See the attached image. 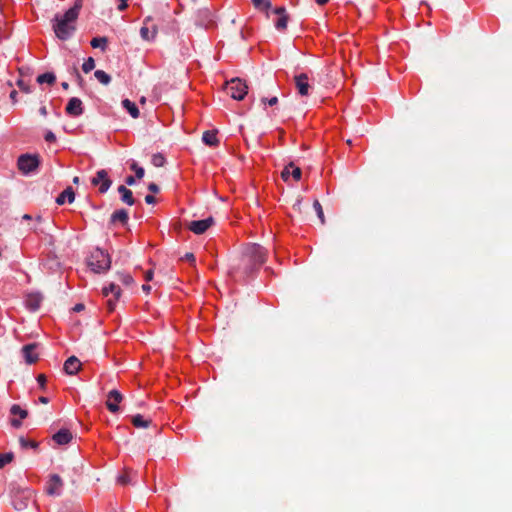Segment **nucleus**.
<instances>
[{"mask_svg": "<svg viewBox=\"0 0 512 512\" xmlns=\"http://www.w3.org/2000/svg\"><path fill=\"white\" fill-rule=\"evenodd\" d=\"M39 402L43 404H47L49 402V399L45 396L39 397Z\"/></svg>", "mask_w": 512, "mask_h": 512, "instance_id": "57", "label": "nucleus"}, {"mask_svg": "<svg viewBox=\"0 0 512 512\" xmlns=\"http://www.w3.org/2000/svg\"><path fill=\"white\" fill-rule=\"evenodd\" d=\"M110 265L109 255L99 248L93 250L88 258V266L96 273L107 271Z\"/></svg>", "mask_w": 512, "mask_h": 512, "instance_id": "3", "label": "nucleus"}, {"mask_svg": "<svg viewBox=\"0 0 512 512\" xmlns=\"http://www.w3.org/2000/svg\"><path fill=\"white\" fill-rule=\"evenodd\" d=\"M197 17V22L201 26L207 27L212 22V14L208 9L199 10Z\"/></svg>", "mask_w": 512, "mask_h": 512, "instance_id": "22", "label": "nucleus"}, {"mask_svg": "<svg viewBox=\"0 0 512 512\" xmlns=\"http://www.w3.org/2000/svg\"><path fill=\"white\" fill-rule=\"evenodd\" d=\"M118 482L121 483V484H127L130 482V479L128 477V475H121L118 477Z\"/></svg>", "mask_w": 512, "mask_h": 512, "instance_id": "44", "label": "nucleus"}, {"mask_svg": "<svg viewBox=\"0 0 512 512\" xmlns=\"http://www.w3.org/2000/svg\"><path fill=\"white\" fill-rule=\"evenodd\" d=\"M137 168H139V166L136 163H133L131 165V169H133L134 171H136Z\"/></svg>", "mask_w": 512, "mask_h": 512, "instance_id": "61", "label": "nucleus"}, {"mask_svg": "<svg viewBox=\"0 0 512 512\" xmlns=\"http://www.w3.org/2000/svg\"><path fill=\"white\" fill-rule=\"evenodd\" d=\"M12 505L17 511L25 510L34 502V491L28 487L14 486L11 490Z\"/></svg>", "mask_w": 512, "mask_h": 512, "instance_id": "2", "label": "nucleus"}, {"mask_svg": "<svg viewBox=\"0 0 512 512\" xmlns=\"http://www.w3.org/2000/svg\"><path fill=\"white\" fill-rule=\"evenodd\" d=\"M151 162L155 167H162L165 164V158L162 154L157 153L152 156Z\"/></svg>", "mask_w": 512, "mask_h": 512, "instance_id": "36", "label": "nucleus"}, {"mask_svg": "<svg viewBox=\"0 0 512 512\" xmlns=\"http://www.w3.org/2000/svg\"><path fill=\"white\" fill-rule=\"evenodd\" d=\"M39 113L42 115V116H46L47 115V109L45 106H42L40 107L39 109Z\"/></svg>", "mask_w": 512, "mask_h": 512, "instance_id": "55", "label": "nucleus"}, {"mask_svg": "<svg viewBox=\"0 0 512 512\" xmlns=\"http://www.w3.org/2000/svg\"><path fill=\"white\" fill-rule=\"evenodd\" d=\"M317 4L319 5H324L326 4L329 0H315Z\"/></svg>", "mask_w": 512, "mask_h": 512, "instance_id": "58", "label": "nucleus"}, {"mask_svg": "<svg viewBox=\"0 0 512 512\" xmlns=\"http://www.w3.org/2000/svg\"><path fill=\"white\" fill-rule=\"evenodd\" d=\"M61 86L63 89L67 90L69 87V84L67 82H62Z\"/></svg>", "mask_w": 512, "mask_h": 512, "instance_id": "60", "label": "nucleus"}, {"mask_svg": "<svg viewBox=\"0 0 512 512\" xmlns=\"http://www.w3.org/2000/svg\"><path fill=\"white\" fill-rule=\"evenodd\" d=\"M213 224H214V218L208 217V218L202 219V220L191 221L188 224V228L193 233H195L197 235H201L204 232H206Z\"/></svg>", "mask_w": 512, "mask_h": 512, "instance_id": "11", "label": "nucleus"}, {"mask_svg": "<svg viewBox=\"0 0 512 512\" xmlns=\"http://www.w3.org/2000/svg\"><path fill=\"white\" fill-rule=\"evenodd\" d=\"M63 481L58 474H52L46 484V493L50 496H59L62 493Z\"/></svg>", "mask_w": 512, "mask_h": 512, "instance_id": "10", "label": "nucleus"}, {"mask_svg": "<svg viewBox=\"0 0 512 512\" xmlns=\"http://www.w3.org/2000/svg\"><path fill=\"white\" fill-rule=\"evenodd\" d=\"M301 169L295 166L293 163L288 164L282 171L281 176L284 181H288V179L292 176L295 180H300L301 178Z\"/></svg>", "mask_w": 512, "mask_h": 512, "instance_id": "16", "label": "nucleus"}, {"mask_svg": "<svg viewBox=\"0 0 512 512\" xmlns=\"http://www.w3.org/2000/svg\"><path fill=\"white\" fill-rule=\"evenodd\" d=\"M66 113L73 117H78V116L82 115V113H83L82 101L77 97L71 98L66 106Z\"/></svg>", "mask_w": 512, "mask_h": 512, "instance_id": "14", "label": "nucleus"}, {"mask_svg": "<svg viewBox=\"0 0 512 512\" xmlns=\"http://www.w3.org/2000/svg\"><path fill=\"white\" fill-rule=\"evenodd\" d=\"M122 106L124 109L127 110V112L131 115L132 118H138L139 117V109L137 108L136 104L129 99H124L122 101Z\"/></svg>", "mask_w": 512, "mask_h": 512, "instance_id": "25", "label": "nucleus"}, {"mask_svg": "<svg viewBox=\"0 0 512 512\" xmlns=\"http://www.w3.org/2000/svg\"><path fill=\"white\" fill-rule=\"evenodd\" d=\"M10 99L12 100L13 103L17 102V91L16 90L11 91Z\"/></svg>", "mask_w": 512, "mask_h": 512, "instance_id": "52", "label": "nucleus"}, {"mask_svg": "<svg viewBox=\"0 0 512 512\" xmlns=\"http://www.w3.org/2000/svg\"><path fill=\"white\" fill-rule=\"evenodd\" d=\"M127 1L128 0H120V4L118 5V9L120 11H123L127 8V6H128Z\"/></svg>", "mask_w": 512, "mask_h": 512, "instance_id": "48", "label": "nucleus"}, {"mask_svg": "<svg viewBox=\"0 0 512 512\" xmlns=\"http://www.w3.org/2000/svg\"><path fill=\"white\" fill-rule=\"evenodd\" d=\"M313 208L319 218V220L321 221L322 224L325 223V216H324V212H323V209H322V206L320 204V202L318 200H315L313 202Z\"/></svg>", "mask_w": 512, "mask_h": 512, "instance_id": "34", "label": "nucleus"}, {"mask_svg": "<svg viewBox=\"0 0 512 512\" xmlns=\"http://www.w3.org/2000/svg\"><path fill=\"white\" fill-rule=\"evenodd\" d=\"M94 76L103 85H108L111 82L110 75L103 70H96Z\"/></svg>", "mask_w": 512, "mask_h": 512, "instance_id": "31", "label": "nucleus"}, {"mask_svg": "<svg viewBox=\"0 0 512 512\" xmlns=\"http://www.w3.org/2000/svg\"><path fill=\"white\" fill-rule=\"evenodd\" d=\"M34 345H25L23 348H22V352H23V355L26 359V362L31 364V363H34L36 360H37V355H35L33 353L34 351Z\"/></svg>", "mask_w": 512, "mask_h": 512, "instance_id": "26", "label": "nucleus"}, {"mask_svg": "<svg viewBox=\"0 0 512 512\" xmlns=\"http://www.w3.org/2000/svg\"><path fill=\"white\" fill-rule=\"evenodd\" d=\"M202 141L208 146H217L219 140L216 131H205L202 135Z\"/></svg>", "mask_w": 512, "mask_h": 512, "instance_id": "24", "label": "nucleus"}, {"mask_svg": "<svg viewBox=\"0 0 512 512\" xmlns=\"http://www.w3.org/2000/svg\"><path fill=\"white\" fill-rule=\"evenodd\" d=\"M22 219H23V220H31V219H32V217H31V215H29V214H24V215L22 216Z\"/></svg>", "mask_w": 512, "mask_h": 512, "instance_id": "59", "label": "nucleus"}, {"mask_svg": "<svg viewBox=\"0 0 512 512\" xmlns=\"http://www.w3.org/2000/svg\"><path fill=\"white\" fill-rule=\"evenodd\" d=\"M102 293L105 297H108L109 295L113 296V298L107 300L108 310L113 311L115 309L116 301L121 295V289L119 285L110 283L102 288Z\"/></svg>", "mask_w": 512, "mask_h": 512, "instance_id": "7", "label": "nucleus"}, {"mask_svg": "<svg viewBox=\"0 0 512 512\" xmlns=\"http://www.w3.org/2000/svg\"><path fill=\"white\" fill-rule=\"evenodd\" d=\"M83 5V0H75L74 5L68 9L66 12L69 13L70 17H75L76 19L79 16L80 10Z\"/></svg>", "mask_w": 512, "mask_h": 512, "instance_id": "30", "label": "nucleus"}, {"mask_svg": "<svg viewBox=\"0 0 512 512\" xmlns=\"http://www.w3.org/2000/svg\"><path fill=\"white\" fill-rule=\"evenodd\" d=\"M11 425H12V426H14V427H16V428H18V427H20V426H21V422H20V420L12 419V420H11Z\"/></svg>", "mask_w": 512, "mask_h": 512, "instance_id": "54", "label": "nucleus"}, {"mask_svg": "<svg viewBox=\"0 0 512 512\" xmlns=\"http://www.w3.org/2000/svg\"><path fill=\"white\" fill-rule=\"evenodd\" d=\"M39 165L40 158L37 154H22L17 160V167L24 176H29L37 172Z\"/></svg>", "mask_w": 512, "mask_h": 512, "instance_id": "4", "label": "nucleus"}, {"mask_svg": "<svg viewBox=\"0 0 512 512\" xmlns=\"http://www.w3.org/2000/svg\"><path fill=\"white\" fill-rule=\"evenodd\" d=\"M155 201H156V199H155V197H154V196H152V195H146V197H145V202H146L147 204H154V203H155Z\"/></svg>", "mask_w": 512, "mask_h": 512, "instance_id": "49", "label": "nucleus"}, {"mask_svg": "<svg viewBox=\"0 0 512 512\" xmlns=\"http://www.w3.org/2000/svg\"><path fill=\"white\" fill-rule=\"evenodd\" d=\"M95 67V61L92 57H89L87 58L83 65H82V70L84 71V73H89L90 71H92Z\"/></svg>", "mask_w": 512, "mask_h": 512, "instance_id": "35", "label": "nucleus"}, {"mask_svg": "<svg viewBox=\"0 0 512 512\" xmlns=\"http://www.w3.org/2000/svg\"><path fill=\"white\" fill-rule=\"evenodd\" d=\"M42 301L43 296L41 293L31 292L25 296L24 304L28 310L35 312L40 308Z\"/></svg>", "mask_w": 512, "mask_h": 512, "instance_id": "12", "label": "nucleus"}, {"mask_svg": "<svg viewBox=\"0 0 512 512\" xmlns=\"http://www.w3.org/2000/svg\"><path fill=\"white\" fill-rule=\"evenodd\" d=\"M76 18L70 17L68 12L56 14L52 20V27L56 37L60 40H68L76 30Z\"/></svg>", "mask_w": 512, "mask_h": 512, "instance_id": "1", "label": "nucleus"}, {"mask_svg": "<svg viewBox=\"0 0 512 512\" xmlns=\"http://www.w3.org/2000/svg\"><path fill=\"white\" fill-rule=\"evenodd\" d=\"M125 183L128 185V186H133L135 185L136 181H135V178L133 176H128L126 179H125Z\"/></svg>", "mask_w": 512, "mask_h": 512, "instance_id": "47", "label": "nucleus"}, {"mask_svg": "<svg viewBox=\"0 0 512 512\" xmlns=\"http://www.w3.org/2000/svg\"><path fill=\"white\" fill-rule=\"evenodd\" d=\"M144 173H145V172H144V169H143L142 167L137 168V169H136V171H135L136 177H137L138 179L143 178Z\"/></svg>", "mask_w": 512, "mask_h": 512, "instance_id": "46", "label": "nucleus"}, {"mask_svg": "<svg viewBox=\"0 0 512 512\" xmlns=\"http://www.w3.org/2000/svg\"><path fill=\"white\" fill-rule=\"evenodd\" d=\"M119 279L126 286H129L133 283V278L129 274H120Z\"/></svg>", "mask_w": 512, "mask_h": 512, "instance_id": "39", "label": "nucleus"}, {"mask_svg": "<svg viewBox=\"0 0 512 512\" xmlns=\"http://www.w3.org/2000/svg\"><path fill=\"white\" fill-rule=\"evenodd\" d=\"M19 443H20V446L23 448V449H27V448H37L38 444L34 441H31V440H28L24 437H20L19 439Z\"/></svg>", "mask_w": 512, "mask_h": 512, "instance_id": "37", "label": "nucleus"}, {"mask_svg": "<svg viewBox=\"0 0 512 512\" xmlns=\"http://www.w3.org/2000/svg\"><path fill=\"white\" fill-rule=\"evenodd\" d=\"M17 86L19 87V89L25 93H30L31 90H30V87L29 85L22 79H19L17 81Z\"/></svg>", "mask_w": 512, "mask_h": 512, "instance_id": "40", "label": "nucleus"}, {"mask_svg": "<svg viewBox=\"0 0 512 512\" xmlns=\"http://www.w3.org/2000/svg\"><path fill=\"white\" fill-rule=\"evenodd\" d=\"M148 190H149V191H151V192H153V193H157V192H159V187H158V185H157V184H155V183H150V184L148 185Z\"/></svg>", "mask_w": 512, "mask_h": 512, "instance_id": "45", "label": "nucleus"}, {"mask_svg": "<svg viewBox=\"0 0 512 512\" xmlns=\"http://www.w3.org/2000/svg\"><path fill=\"white\" fill-rule=\"evenodd\" d=\"M44 139L45 141L52 143L56 141V136L52 131H47L45 133Z\"/></svg>", "mask_w": 512, "mask_h": 512, "instance_id": "42", "label": "nucleus"}, {"mask_svg": "<svg viewBox=\"0 0 512 512\" xmlns=\"http://www.w3.org/2000/svg\"><path fill=\"white\" fill-rule=\"evenodd\" d=\"M273 13L279 16L275 21V28L277 30H285L288 23V16L285 13V8L277 7L273 10Z\"/></svg>", "mask_w": 512, "mask_h": 512, "instance_id": "17", "label": "nucleus"}, {"mask_svg": "<svg viewBox=\"0 0 512 512\" xmlns=\"http://www.w3.org/2000/svg\"><path fill=\"white\" fill-rule=\"evenodd\" d=\"M150 20H151V17L145 18L144 25L140 29L141 38L145 41L154 40L157 35V32H158L157 26L153 25L151 29L147 26V23Z\"/></svg>", "mask_w": 512, "mask_h": 512, "instance_id": "15", "label": "nucleus"}, {"mask_svg": "<svg viewBox=\"0 0 512 512\" xmlns=\"http://www.w3.org/2000/svg\"><path fill=\"white\" fill-rule=\"evenodd\" d=\"M132 423L137 428H147L149 427L151 421L144 419L142 415L137 414L132 417Z\"/></svg>", "mask_w": 512, "mask_h": 512, "instance_id": "27", "label": "nucleus"}, {"mask_svg": "<svg viewBox=\"0 0 512 512\" xmlns=\"http://www.w3.org/2000/svg\"><path fill=\"white\" fill-rule=\"evenodd\" d=\"M295 86L299 95L306 97L310 95L312 86L309 81V77L306 73H300L294 76Z\"/></svg>", "mask_w": 512, "mask_h": 512, "instance_id": "9", "label": "nucleus"}, {"mask_svg": "<svg viewBox=\"0 0 512 512\" xmlns=\"http://www.w3.org/2000/svg\"><path fill=\"white\" fill-rule=\"evenodd\" d=\"M252 3L256 9L265 12L271 9L272 6L270 0H252Z\"/></svg>", "mask_w": 512, "mask_h": 512, "instance_id": "29", "label": "nucleus"}, {"mask_svg": "<svg viewBox=\"0 0 512 512\" xmlns=\"http://www.w3.org/2000/svg\"><path fill=\"white\" fill-rule=\"evenodd\" d=\"M75 200V193L72 187H67L56 198L58 205H63L65 202L72 203Z\"/></svg>", "mask_w": 512, "mask_h": 512, "instance_id": "19", "label": "nucleus"}, {"mask_svg": "<svg viewBox=\"0 0 512 512\" xmlns=\"http://www.w3.org/2000/svg\"><path fill=\"white\" fill-rule=\"evenodd\" d=\"M118 193L120 194L121 196V201L129 206H132L134 205L135 203V199L133 197V194H132V191L130 189H128L126 186L124 185H120L118 187Z\"/></svg>", "mask_w": 512, "mask_h": 512, "instance_id": "21", "label": "nucleus"}, {"mask_svg": "<svg viewBox=\"0 0 512 512\" xmlns=\"http://www.w3.org/2000/svg\"><path fill=\"white\" fill-rule=\"evenodd\" d=\"M10 413L12 415H18L20 417V419H25L27 417V415H28L27 410L21 408L17 404H14V405L11 406Z\"/></svg>", "mask_w": 512, "mask_h": 512, "instance_id": "33", "label": "nucleus"}, {"mask_svg": "<svg viewBox=\"0 0 512 512\" xmlns=\"http://www.w3.org/2000/svg\"><path fill=\"white\" fill-rule=\"evenodd\" d=\"M14 458L13 453H5L0 455V468H3L6 464L10 463Z\"/></svg>", "mask_w": 512, "mask_h": 512, "instance_id": "38", "label": "nucleus"}, {"mask_svg": "<svg viewBox=\"0 0 512 512\" xmlns=\"http://www.w3.org/2000/svg\"><path fill=\"white\" fill-rule=\"evenodd\" d=\"M152 279H153V271L152 270L146 271V273H145V280L146 281H151Z\"/></svg>", "mask_w": 512, "mask_h": 512, "instance_id": "51", "label": "nucleus"}, {"mask_svg": "<svg viewBox=\"0 0 512 512\" xmlns=\"http://www.w3.org/2000/svg\"><path fill=\"white\" fill-rule=\"evenodd\" d=\"M84 309V305L82 303H78L73 307V311L80 312Z\"/></svg>", "mask_w": 512, "mask_h": 512, "instance_id": "53", "label": "nucleus"}, {"mask_svg": "<svg viewBox=\"0 0 512 512\" xmlns=\"http://www.w3.org/2000/svg\"><path fill=\"white\" fill-rule=\"evenodd\" d=\"M243 256L254 266H260L265 262L266 251L256 243L247 244L243 250Z\"/></svg>", "mask_w": 512, "mask_h": 512, "instance_id": "5", "label": "nucleus"}, {"mask_svg": "<svg viewBox=\"0 0 512 512\" xmlns=\"http://www.w3.org/2000/svg\"><path fill=\"white\" fill-rule=\"evenodd\" d=\"M73 183H74V184H78V183H79V177H77V176H76V177H74V178H73Z\"/></svg>", "mask_w": 512, "mask_h": 512, "instance_id": "62", "label": "nucleus"}, {"mask_svg": "<svg viewBox=\"0 0 512 512\" xmlns=\"http://www.w3.org/2000/svg\"><path fill=\"white\" fill-rule=\"evenodd\" d=\"M81 368V362L75 356L69 357L64 363V371L69 375H75Z\"/></svg>", "mask_w": 512, "mask_h": 512, "instance_id": "18", "label": "nucleus"}, {"mask_svg": "<svg viewBox=\"0 0 512 512\" xmlns=\"http://www.w3.org/2000/svg\"><path fill=\"white\" fill-rule=\"evenodd\" d=\"M184 259L187 260V261H190V262H194L195 261V256L193 253H186L184 255Z\"/></svg>", "mask_w": 512, "mask_h": 512, "instance_id": "50", "label": "nucleus"}, {"mask_svg": "<svg viewBox=\"0 0 512 512\" xmlns=\"http://www.w3.org/2000/svg\"><path fill=\"white\" fill-rule=\"evenodd\" d=\"M142 290H143L144 292H146V293H149V292H150V290H151V286H150V285H148V284H144V285H142Z\"/></svg>", "mask_w": 512, "mask_h": 512, "instance_id": "56", "label": "nucleus"}, {"mask_svg": "<svg viewBox=\"0 0 512 512\" xmlns=\"http://www.w3.org/2000/svg\"><path fill=\"white\" fill-rule=\"evenodd\" d=\"M53 440L58 445L68 444L72 440V434L68 429H60L53 435Z\"/></svg>", "mask_w": 512, "mask_h": 512, "instance_id": "20", "label": "nucleus"}, {"mask_svg": "<svg viewBox=\"0 0 512 512\" xmlns=\"http://www.w3.org/2000/svg\"><path fill=\"white\" fill-rule=\"evenodd\" d=\"M37 382L39 383L41 388H44L45 384H46V377H45V375H43V374L38 375Z\"/></svg>", "mask_w": 512, "mask_h": 512, "instance_id": "43", "label": "nucleus"}, {"mask_svg": "<svg viewBox=\"0 0 512 512\" xmlns=\"http://www.w3.org/2000/svg\"><path fill=\"white\" fill-rule=\"evenodd\" d=\"M108 399L106 401V406L108 408V410L112 413H116L119 411V406L118 404L122 401L123 399V396L122 394L116 390V389H113L111 390L108 395H107Z\"/></svg>", "mask_w": 512, "mask_h": 512, "instance_id": "13", "label": "nucleus"}, {"mask_svg": "<svg viewBox=\"0 0 512 512\" xmlns=\"http://www.w3.org/2000/svg\"><path fill=\"white\" fill-rule=\"evenodd\" d=\"M227 93L234 99V100H243L244 97L247 95L248 92V86L245 81L241 80L240 78H233L229 82H227Z\"/></svg>", "mask_w": 512, "mask_h": 512, "instance_id": "6", "label": "nucleus"}, {"mask_svg": "<svg viewBox=\"0 0 512 512\" xmlns=\"http://www.w3.org/2000/svg\"><path fill=\"white\" fill-rule=\"evenodd\" d=\"M111 223L120 222L122 225L128 222V213L125 209H119L112 213L110 218Z\"/></svg>", "mask_w": 512, "mask_h": 512, "instance_id": "23", "label": "nucleus"}, {"mask_svg": "<svg viewBox=\"0 0 512 512\" xmlns=\"http://www.w3.org/2000/svg\"><path fill=\"white\" fill-rule=\"evenodd\" d=\"M107 38L106 37H95L91 40V46L93 48H100L101 50H105L107 45Z\"/></svg>", "mask_w": 512, "mask_h": 512, "instance_id": "32", "label": "nucleus"}, {"mask_svg": "<svg viewBox=\"0 0 512 512\" xmlns=\"http://www.w3.org/2000/svg\"><path fill=\"white\" fill-rule=\"evenodd\" d=\"M261 102H262L264 105L268 104V105H270V106H274V105H276V104L278 103V98H277L276 96L271 97V98H269V99H267V98H262V99H261Z\"/></svg>", "mask_w": 512, "mask_h": 512, "instance_id": "41", "label": "nucleus"}, {"mask_svg": "<svg viewBox=\"0 0 512 512\" xmlns=\"http://www.w3.org/2000/svg\"><path fill=\"white\" fill-rule=\"evenodd\" d=\"M56 80V76L54 73L52 72H46L44 74H41L37 77V82L39 84H44V83H47V84H53Z\"/></svg>", "mask_w": 512, "mask_h": 512, "instance_id": "28", "label": "nucleus"}, {"mask_svg": "<svg viewBox=\"0 0 512 512\" xmlns=\"http://www.w3.org/2000/svg\"><path fill=\"white\" fill-rule=\"evenodd\" d=\"M92 185H99V192L106 193L112 185V181L108 177L106 170L102 169L97 171L96 175L91 180Z\"/></svg>", "mask_w": 512, "mask_h": 512, "instance_id": "8", "label": "nucleus"}]
</instances>
